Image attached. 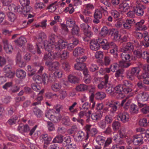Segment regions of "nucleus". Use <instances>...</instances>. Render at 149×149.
I'll return each instance as SVG.
<instances>
[{
    "label": "nucleus",
    "instance_id": "nucleus-48",
    "mask_svg": "<svg viewBox=\"0 0 149 149\" xmlns=\"http://www.w3.org/2000/svg\"><path fill=\"white\" fill-rule=\"evenodd\" d=\"M61 118V116L59 115L58 116H53L50 120L54 123H57L60 121Z\"/></svg>",
    "mask_w": 149,
    "mask_h": 149
},
{
    "label": "nucleus",
    "instance_id": "nucleus-5",
    "mask_svg": "<svg viewBox=\"0 0 149 149\" xmlns=\"http://www.w3.org/2000/svg\"><path fill=\"white\" fill-rule=\"evenodd\" d=\"M106 39H103L101 38H99L96 40H92L90 43V48L92 50L97 51L100 48L99 45L101 46L103 49V46L102 45V43L101 42L102 40H104Z\"/></svg>",
    "mask_w": 149,
    "mask_h": 149
},
{
    "label": "nucleus",
    "instance_id": "nucleus-2",
    "mask_svg": "<svg viewBox=\"0 0 149 149\" xmlns=\"http://www.w3.org/2000/svg\"><path fill=\"white\" fill-rule=\"evenodd\" d=\"M44 45L46 50L48 52L53 50L59 51L65 48L67 45V43L62 40H60L55 44H52L49 41L45 40L44 42Z\"/></svg>",
    "mask_w": 149,
    "mask_h": 149
},
{
    "label": "nucleus",
    "instance_id": "nucleus-6",
    "mask_svg": "<svg viewBox=\"0 0 149 149\" xmlns=\"http://www.w3.org/2000/svg\"><path fill=\"white\" fill-rule=\"evenodd\" d=\"M104 79L106 82L105 89L106 92L108 94L111 95H113L115 93L114 88L108 83V76L107 74L105 75L104 77Z\"/></svg>",
    "mask_w": 149,
    "mask_h": 149
},
{
    "label": "nucleus",
    "instance_id": "nucleus-3",
    "mask_svg": "<svg viewBox=\"0 0 149 149\" xmlns=\"http://www.w3.org/2000/svg\"><path fill=\"white\" fill-rule=\"evenodd\" d=\"M102 43L103 46V49L104 50H107L109 48L111 49L110 50V53L115 58H116L118 56V47L114 43L111 42H109L107 40H104L102 41H100Z\"/></svg>",
    "mask_w": 149,
    "mask_h": 149
},
{
    "label": "nucleus",
    "instance_id": "nucleus-10",
    "mask_svg": "<svg viewBox=\"0 0 149 149\" xmlns=\"http://www.w3.org/2000/svg\"><path fill=\"white\" fill-rule=\"evenodd\" d=\"M130 42H128L126 46L129 49L131 50H132L134 49V47L135 46L137 48H140L141 43H140L136 40L134 39L130 41Z\"/></svg>",
    "mask_w": 149,
    "mask_h": 149
},
{
    "label": "nucleus",
    "instance_id": "nucleus-52",
    "mask_svg": "<svg viewBox=\"0 0 149 149\" xmlns=\"http://www.w3.org/2000/svg\"><path fill=\"white\" fill-rule=\"evenodd\" d=\"M62 67L64 70L67 72H69L70 70V65L69 63L67 62H64L62 64Z\"/></svg>",
    "mask_w": 149,
    "mask_h": 149
},
{
    "label": "nucleus",
    "instance_id": "nucleus-14",
    "mask_svg": "<svg viewBox=\"0 0 149 149\" xmlns=\"http://www.w3.org/2000/svg\"><path fill=\"white\" fill-rule=\"evenodd\" d=\"M85 51V50L83 48L77 47L73 51V55L75 57L83 55Z\"/></svg>",
    "mask_w": 149,
    "mask_h": 149
},
{
    "label": "nucleus",
    "instance_id": "nucleus-22",
    "mask_svg": "<svg viewBox=\"0 0 149 149\" xmlns=\"http://www.w3.org/2000/svg\"><path fill=\"white\" fill-rule=\"evenodd\" d=\"M110 34L112 39L115 40H119L120 36H119L118 32L117 30L114 29H112L110 30Z\"/></svg>",
    "mask_w": 149,
    "mask_h": 149
},
{
    "label": "nucleus",
    "instance_id": "nucleus-34",
    "mask_svg": "<svg viewBox=\"0 0 149 149\" xmlns=\"http://www.w3.org/2000/svg\"><path fill=\"white\" fill-rule=\"evenodd\" d=\"M126 74L127 78L129 80L133 81L135 79V76L130 70H127Z\"/></svg>",
    "mask_w": 149,
    "mask_h": 149
},
{
    "label": "nucleus",
    "instance_id": "nucleus-51",
    "mask_svg": "<svg viewBox=\"0 0 149 149\" xmlns=\"http://www.w3.org/2000/svg\"><path fill=\"white\" fill-rule=\"evenodd\" d=\"M79 31V29L77 25H75L72 29V33L73 35H77Z\"/></svg>",
    "mask_w": 149,
    "mask_h": 149
},
{
    "label": "nucleus",
    "instance_id": "nucleus-26",
    "mask_svg": "<svg viewBox=\"0 0 149 149\" xmlns=\"http://www.w3.org/2000/svg\"><path fill=\"white\" fill-rule=\"evenodd\" d=\"M138 105L140 107H143L141 109V111L143 114H146L149 113V106L145 104H142L140 102L138 103Z\"/></svg>",
    "mask_w": 149,
    "mask_h": 149
},
{
    "label": "nucleus",
    "instance_id": "nucleus-4",
    "mask_svg": "<svg viewBox=\"0 0 149 149\" xmlns=\"http://www.w3.org/2000/svg\"><path fill=\"white\" fill-rule=\"evenodd\" d=\"M92 125H87L85 127V129L86 132V139H88L89 135L92 136H95L98 133L97 130L95 128H92Z\"/></svg>",
    "mask_w": 149,
    "mask_h": 149
},
{
    "label": "nucleus",
    "instance_id": "nucleus-47",
    "mask_svg": "<svg viewBox=\"0 0 149 149\" xmlns=\"http://www.w3.org/2000/svg\"><path fill=\"white\" fill-rule=\"evenodd\" d=\"M68 78L69 81L72 83H75L78 81V79L77 77L72 74L69 75Z\"/></svg>",
    "mask_w": 149,
    "mask_h": 149
},
{
    "label": "nucleus",
    "instance_id": "nucleus-12",
    "mask_svg": "<svg viewBox=\"0 0 149 149\" xmlns=\"http://www.w3.org/2000/svg\"><path fill=\"white\" fill-rule=\"evenodd\" d=\"M57 53H53L51 52H49L48 53L45 54L44 56L43 60L45 61H51L57 58Z\"/></svg>",
    "mask_w": 149,
    "mask_h": 149
},
{
    "label": "nucleus",
    "instance_id": "nucleus-49",
    "mask_svg": "<svg viewBox=\"0 0 149 149\" xmlns=\"http://www.w3.org/2000/svg\"><path fill=\"white\" fill-rule=\"evenodd\" d=\"M130 111L132 113H137L138 112V109L137 107L134 104L131 105Z\"/></svg>",
    "mask_w": 149,
    "mask_h": 149
},
{
    "label": "nucleus",
    "instance_id": "nucleus-9",
    "mask_svg": "<svg viewBox=\"0 0 149 149\" xmlns=\"http://www.w3.org/2000/svg\"><path fill=\"white\" fill-rule=\"evenodd\" d=\"M128 113L125 111H119L118 115V117L123 123H126L128 122L129 119Z\"/></svg>",
    "mask_w": 149,
    "mask_h": 149
},
{
    "label": "nucleus",
    "instance_id": "nucleus-38",
    "mask_svg": "<svg viewBox=\"0 0 149 149\" xmlns=\"http://www.w3.org/2000/svg\"><path fill=\"white\" fill-rule=\"evenodd\" d=\"M79 17L85 23H91L92 21V19L90 17L86 16H84L81 14L80 15Z\"/></svg>",
    "mask_w": 149,
    "mask_h": 149
},
{
    "label": "nucleus",
    "instance_id": "nucleus-15",
    "mask_svg": "<svg viewBox=\"0 0 149 149\" xmlns=\"http://www.w3.org/2000/svg\"><path fill=\"white\" fill-rule=\"evenodd\" d=\"M133 142L135 145L142 144L143 143V136L141 134L136 135L133 136Z\"/></svg>",
    "mask_w": 149,
    "mask_h": 149
},
{
    "label": "nucleus",
    "instance_id": "nucleus-33",
    "mask_svg": "<svg viewBox=\"0 0 149 149\" xmlns=\"http://www.w3.org/2000/svg\"><path fill=\"white\" fill-rule=\"evenodd\" d=\"M129 9V6L127 3L121 4L119 6V9L121 13L126 12Z\"/></svg>",
    "mask_w": 149,
    "mask_h": 149
},
{
    "label": "nucleus",
    "instance_id": "nucleus-21",
    "mask_svg": "<svg viewBox=\"0 0 149 149\" xmlns=\"http://www.w3.org/2000/svg\"><path fill=\"white\" fill-rule=\"evenodd\" d=\"M135 22L134 19H127L125 22L123 24L125 29H130L131 28L132 25Z\"/></svg>",
    "mask_w": 149,
    "mask_h": 149
},
{
    "label": "nucleus",
    "instance_id": "nucleus-17",
    "mask_svg": "<svg viewBox=\"0 0 149 149\" xmlns=\"http://www.w3.org/2000/svg\"><path fill=\"white\" fill-rule=\"evenodd\" d=\"M144 20L142 19L140 22L136 23L135 25L136 30L140 31L146 30L147 28L145 25H144Z\"/></svg>",
    "mask_w": 149,
    "mask_h": 149
},
{
    "label": "nucleus",
    "instance_id": "nucleus-35",
    "mask_svg": "<svg viewBox=\"0 0 149 149\" xmlns=\"http://www.w3.org/2000/svg\"><path fill=\"white\" fill-rule=\"evenodd\" d=\"M61 87V85L59 83L54 84L51 86L52 89L55 92H57L59 91Z\"/></svg>",
    "mask_w": 149,
    "mask_h": 149
},
{
    "label": "nucleus",
    "instance_id": "nucleus-37",
    "mask_svg": "<svg viewBox=\"0 0 149 149\" xmlns=\"http://www.w3.org/2000/svg\"><path fill=\"white\" fill-rule=\"evenodd\" d=\"M110 31L107 27L104 26L102 28L100 34L102 36L105 37L110 32Z\"/></svg>",
    "mask_w": 149,
    "mask_h": 149
},
{
    "label": "nucleus",
    "instance_id": "nucleus-64",
    "mask_svg": "<svg viewBox=\"0 0 149 149\" xmlns=\"http://www.w3.org/2000/svg\"><path fill=\"white\" fill-rule=\"evenodd\" d=\"M103 56V52L101 51L97 52L95 54V57L97 59H102Z\"/></svg>",
    "mask_w": 149,
    "mask_h": 149
},
{
    "label": "nucleus",
    "instance_id": "nucleus-60",
    "mask_svg": "<svg viewBox=\"0 0 149 149\" xmlns=\"http://www.w3.org/2000/svg\"><path fill=\"white\" fill-rule=\"evenodd\" d=\"M18 117L16 116H13L10 119L7 121V123L10 125H12L15 123L16 120H17Z\"/></svg>",
    "mask_w": 149,
    "mask_h": 149
},
{
    "label": "nucleus",
    "instance_id": "nucleus-46",
    "mask_svg": "<svg viewBox=\"0 0 149 149\" xmlns=\"http://www.w3.org/2000/svg\"><path fill=\"white\" fill-rule=\"evenodd\" d=\"M85 67V64L83 63H78L74 65L75 69L78 70H81L84 69Z\"/></svg>",
    "mask_w": 149,
    "mask_h": 149
},
{
    "label": "nucleus",
    "instance_id": "nucleus-7",
    "mask_svg": "<svg viewBox=\"0 0 149 149\" xmlns=\"http://www.w3.org/2000/svg\"><path fill=\"white\" fill-rule=\"evenodd\" d=\"M122 85L124 89V92L127 94L132 91V87L133 85L128 80H125L123 81Z\"/></svg>",
    "mask_w": 149,
    "mask_h": 149
},
{
    "label": "nucleus",
    "instance_id": "nucleus-32",
    "mask_svg": "<svg viewBox=\"0 0 149 149\" xmlns=\"http://www.w3.org/2000/svg\"><path fill=\"white\" fill-rule=\"evenodd\" d=\"M14 42L20 47L23 45L26 42V39L24 37H21L18 39L14 41Z\"/></svg>",
    "mask_w": 149,
    "mask_h": 149
},
{
    "label": "nucleus",
    "instance_id": "nucleus-55",
    "mask_svg": "<svg viewBox=\"0 0 149 149\" xmlns=\"http://www.w3.org/2000/svg\"><path fill=\"white\" fill-rule=\"evenodd\" d=\"M64 11L65 13L68 12L70 14H72L74 11V8L72 7V5L70 4L69 5L68 7L65 8Z\"/></svg>",
    "mask_w": 149,
    "mask_h": 149
},
{
    "label": "nucleus",
    "instance_id": "nucleus-41",
    "mask_svg": "<svg viewBox=\"0 0 149 149\" xmlns=\"http://www.w3.org/2000/svg\"><path fill=\"white\" fill-rule=\"evenodd\" d=\"M55 113L56 111L54 109H50L46 112L45 116L49 118L50 119L52 117L53 114Z\"/></svg>",
    "mask_w": 149,
    "mask_h": 149
},
{
    "label": "nucleus",
    "instance_id": "nucleus-20",
    "mask_svg": "<svg viewBox=\"0 0 149 149\" xmlns=\"http://www.w3.org/2000/svg\"><path fill=\"white\" fill-rule=\"evenodd\" d=\"M11 7V10H14V12L22 14L24 12V7L20 6H16L13 4H12L10 7Z\"/></svg>",
    "mask_w": 149,
    "mask_h": 149
},
{
    "label": "nucleus",
    "instance_id": "nucleus-31",
    "mask_svg": "<svg viewBox=\"0 0 149 149\" xmlns=\"http://www.w3.org/2000/svg\"><path fill=\"white\" fill-rule=\"evenodd\" d=\"M60 57L63 59H65L68 58L69 56V52L65 50H64L61 52L59 54Z\"/></svg>",
    "mask_w": 149,
    "mask_h": 149
},
{
    "label": "nucleus",
    "instance_id": "nucleus-45",
    "mask_svg": "<svg viewBox=\"0 0 149 149\" xmlns=\"http://www.w3.org/2000/svg\"><path fill=\"white\" fill-rule=\"evenodd\" d=\"M27 69L28 72V75L29 76H32L36 73V71L34 70L30 65H28L27 66Z\"/></svg>",
    "mask_w": 149,
    "mask_h": 149
},
{
    "label": "nucleus",
    "instance_id": "nucleus-50",
    "mask_svg": "<svg viewBox=\"0 0 149 149\" xmlns=\"http://www.w3.org/2000/svg\"><path fill=\"white\" fill-rule=\"evenodd\" d=\"M120 126V124L118 121H114L112 124V127L114 130H118Z\"/></svg>",
    "mask_w": 149,
    "mask_h": 149
},
{
    "label": "nucleus",
    "instance_id": "nucleus-43",
    "mask_svg": "<svg viewBox=\"0 0 149 149\" xmlns=\"http://www.w3.org/2000/svg\"><path fill=\"white\" fill-rule=\"evenodd\" d=\"M62 123L63 124L67 126H69L70 124V120L68 116H65L62 119Z\"/></svg>",
    "mask_w": 149,
    "mask_h": 149
},
{
    "label": "nucleus",
    "instance_id": "nucleus-63",
    "mask_svg": "<svg viewBox=\"0 0 149 149\" xmlns=\"http://www.w3.org/2000/svg\"><path fill=\"white\" fill-rule=\"evenodd\" d=\"M139 125L141 126L146 127L147 126V120L146 118L141 119L139 121Z\"/></svg>",
    "mask_w": 149,
    "mask_h": 149
},
{
    "label": "nucleus",
    "instance_id": "nucleus-11",
    "mask_svg": "<svg viewBox=\"0 0 149 149\" xmlns=\"http://www.w3.org/2000/svg\"><path fill=\"white\" fill-rule=\"evenodd\" d=\"M149 95L147 93L141 92L138 95L137 99L139 102H144L147 101L149 98Z\"/></svg>",
    "mask_w": 149,
    "mask_h": 149
},
{
    "label": "nucleus",
    "instance_id": "nucleus-40",
    "mask_svg": "<svg viewBox=\"0 0 149 149\" xmlns=\"http://www.w3.org/2000/svg\"><path fill=\"white\" fill-rule=\"evenodd\" d=\"M130 70L135 76H136L138 77V76H139V74L141 70L140 69L139 67H136L132 68Z\"/></svg>",
    "mask_w": 149,
    "mask_h": 149
},
{
    "label": "nucleus",
    "instance_id": "nucleus-59",
    "mask_svg": "<svg viewBox=\"0 0 149 149\" xmlns=\"http://www.w3.org/2000/svg\"><path fill=\"white\" fill-rule=\"evenodd\" d=\"M111 15L115 19L118 18L120 17V14L119 12L116 10H112L111 12Z\"/></svg>",
    "mask_w": 149,
    "mask_h": 149
},
{
    "label": "nucleus",
    "instance_id": "nucleus-42",
    "mask_svg": "<svg viewBox=\"0 0 149 149\" xmlns=\"http://www.w3.org/2000/svg\"><path fill=\"white\" fill-rule=\"evenodd\" d=\"M59 67V63L58 62H54L49 68V70L53 71L57 69Z\"/></svg>",
    "mask_w": 149,
    "mask_h": 149
},
{
    "label": "nucleus",
    "instance_id": "nucleus-62",
    "mask_svg": "<svg viewBox=\"0 0 149 149\" xmlns=\"http://www.w3.org/2000/svg\"><path fill=\"white\" fill-rule=\"evenodd\" d=\"M149 77V74L148 72H144L141 75L138 76V78L139 79H144L146 78H148Z\"/></svg>",
    "mask_w": 149,
    "mask_h": 149
},
{
    "label": "nucleus",
    "instance_id": "nucleus-29",
    "mask_svg": "<svg viewBox=\"0 0 149 149\" xmlns=\"http://www.w3.org/2000/svg\"><path fill=\"white\" fill-rule=\"evenodd\" d=\"M75 89L77 91L84 92L88 89V86L84 84H81L77 86Z\"/></svg>",
    "mask_w": 149,
    "mask_h": 149
},
{
    "label": "nucleus",
    "instance_id": "nucleus-28",
    "mask_svg": "<svg viewBox=\"0 0 149 149\" xmlns=\"http://www.w3.org/2000/svg\"><path fill=\"white\" fill-rule=\"evenodd\" d=\"M105 137L101 135L97 136L95 139L96 143L100 146L103 145L105 142Z\"/></svg>",
    "mask_w": 149,
    "mask_h": 149
},
{
    "label": "nucleus",
    "instance_id": "nucleus-24",
    "mask_svg": "<svg viewBox=\"0 0 149 149\" xmlns=\"http://www.w3.org/2000/svg\"><path fill=\"white\" fill-rule=\"evenodd\" d=\"M86 134L84 132L82 131H79L77 134V136H76L74 138L75 140L77 141H81L83 139L85 140L86 139Z\"/></svg>",
    "mask_w": 149,
    "mask_h": 149
},
{
    "label": "nucleus",
    "instance_id": "nucleus-27",
    "mask_svg": "<svg viewBox=\"0 0 149 149\" xmlns=\"http://www.w3.org/2000/svg\"><path fill=\"white\" fill-rule=\"evenodd\" d=\"M26 72L23 70L18 69L16 70V76L18 78L20 79H23L26 76Z\"/></svg>",
    "mask_w": 149,
    "mask_h": 149
},
{
    "label": "nucleus",
    "instance_id": "nucleus-30",
    "mask_svg": "<svg viewBox=\"0 0 149 149\" xmlns=\"http://www.w3.org/2000/svg\"><path fill=\"white\" fill-rule=\"evenodd\" d=\"M106 97V94L103 92H97L95 95V98L98 100H102Z\"/></svg>",
    "mask_w": 149,
    "mask_h": 149
},
{
    "label": "nucleus",
    "instance_id": "nucleus-53",
    "mask_svg": "<svg viewBox=\"0 0 149 149\" xmlns=\"http://www.w3.org/2000/svg\"><path fill=\"white\" fill-rule=\"evenodd\" d=\"M9 19L11 22H13L16 18L15 15L12 12H9L8 14Z\"/></svg>",
    "mask_w": 149,
    "mask_h": 149
},
{
    "label": "nucleus",
    "instance_id": "nucleus-56",
    "mask_svg": "<svg viewBox=\"0 0 149 149\" xmlns=\"http://www.w3.org/2000/svg\"><path fill=\"white\" fill-rule=\"evenodd\" d=\"M35 114L38 117H40L42 115V111L40 109L35 108L33 111Z\"/></svg>",
    "mask_w": 149,
    "mask_h": 149
},
{
    "label": "nucleus",
    "instance_id": "nucleus-23",
    "mask_svg": "<svg viewBox=\"0 0 149 149\" xmlns=\"http://www.w3.org/2000/svg\"><path fill=\"white\" fill-rule=\"evenodd\" d=\"M40 137L43 141H44V146H45V145L47 146L49 144L52 139L51 137L49 136L47 134H42Z\"/></svg>",
    "mask_w": 149,
    "mask_h": 149
},
{
    "label": "nucleus",
    "instance_id": "nucleus-13",
    "mask_svg": "<svg viewBox=\"0 0 149 149\" xmlns=\"http://www.w3.org/2000/svg\"><path fill=\"white\" fill-rule=\"evenodd\" d=\"M102 17V12L98 9L95 10L94 15V19L93 20V22L95 24H98L100 22L99 19Z\"/></svg>",
    "mask_w": 149,
    "mask_h": 149
},
{
    "label": "nucleus",
    "instance_id": "nucleus-1",
    "mask_svg": "<svg viewBox=\"0 0 149 149\" xmlns=\"http://www.w3.org/2000/svg\"><path fill=\"white\" fill-rule=\"evenodd\" d=\"M131 50L126 46L121 48L120 52H122L121 54V57L123 61L119 62V65L120 66L124 68H127L131 65V64L130 63L125 62V61L127 62L130 61L131 55L129 52Z\"/></svg>",
    "mask_w": 149,
    "mask_h": 149
},
{
    "label": "nucleus",
    "instance_id": "nucleus-8",
    "mask_svg": "<svg viewBox=\"0 0 149 149\" xmlns=\"http://www.w3.org/2000/svg\"><path fill=\"white\" fill-rule=\"evenodd\" d=\"M142 8H145V6L141 4L138 3L136 2V6L134 8L135 14L139 16H142L144 14V10Z\"/></svg>",
    "mask_w": 149,
    "mask_h": 149
},
{
    "label": "nucleus",
    "instance_id": "nucleus-57",
    "mask_svg": "<svg viewBox=\"0 0 149 149\" xmlns=\"http://www.w3.org/2000/svg\"><path fill=\"white\" fill-rule=\"evenodd\" d=\"M144 39L145 42L142 43V45L146 47H149V34L145 35L144 37Z\"/></svg>",
    "mask_w": 149,
    "mask_h": 149
},
{
    "label": "nucleus",
    "instance_id": "nucleus-58",
    "mask_svg": "<svg viewBox=\"0 0 149 149\" xmlns=\"http://www.w3.org/2000/svg\"><path fill=\"white\" fill-rule=\"evenodd\" d=\"M33 21V19H29L28 21L27 22L26 21H24L23 22V26L19 28H18L17 29H22L25 27H26L27 26V25L31 23Z\"/></svg>",
    "mask_w": 149,
    "mask_h": 149
},
{
    "label": "nucleus",
    "instance_id": "nucleus-44",
    "mask_svg": "<svg viewBox=\"0 0 149 149\" xmlns=\"http://www.w3.org/2000/svg\"><path fill=\"white\" fill-rule=\"evenodd\" d=\"M66 24L67 26L69 27H73L75 25H74L75 24V21L69 18L67 19Z\"/></svg>",
    "mask_w": 149,
    "mask_h": 149
},
{
    "label": "nucleus",
    "instance_id": "nucleus-39",
    "mask_svg": "<svg viewBox=\"0 0 149 149\" xmlns=\"http://www.w3.org/2000/svg\"><path fill=\"white\" fill-rule=\"evenodd\" d=\"M46 34L43 32L40 33L36 38V39L39 42H41L42 40L46 38Z\"/></svg>",
    "mask_w": 149,
    "mask_h": 149
},
{
    "label": "nucleus",
    "instance_id": "nucleus-54",
    "mask_svg": "<svg viewBox=\"0 0 149 149\" xmlns=\"http://www.w3.org/2000/svg\"><path fill=\"white\" fill-rule=\"evenodd\" d=\"M33 79L37 84H41L42 83V77L40 76H35L33 77Z\"/></svg>",
    "mask_w": 149,
    "mask_h": 149
},
{
    "label": "nucleus",
    "instance_id": "nucleus-36",
    "mask_svg": "<svg viewBox=\"0 0 149 149\" xmlns=\"http://www.w3.org/2000/svg\"><path fill=\"white\" fill-rule=\"evenodd\" d=\"M63 136L62 135H58L55 137L53 140V143H61L63 141Z\"/></svg>",
    "mask_w": 149,
    "mask_h": 149
},
{
    "label": "nucleus",
    "instance_id": "nucleus-16",
    "mask_svg": "<svg viewBox=\"0 0 149 149\" xmlns=\"http://www.w3.org/2000/svg\"><path fill=\"white\" fill-rule=\"evenodd\" d=\"M3 42L4 45V49L7 53H11L13 50L12 46L9 45L8 40L6 39L3 40Z\"/></svg>",
    "mask_w": 149,
    "mask_h": 149
},
{
    "label": "nucleus",
    "instance_id": "nucleus-18",
    "mask_svg": "<svg viewBox=\"0 0 149 149\" xmlns=\"http://www.w3.org/2000/svg\"><path fill=\"white\" fill-rule=\"evenodd\" d=\"M115 93L118 94L119 95L120 98H122L124 96V95L122 93L124 92V89L122 84H119L114 88Z\"/></svg>",
    "mask_w": 149,
    "mask_h": 149
},
{
    "label": "nucleus",
    "instance_id": "nucleus-25",
    "mask_svg": "<svg viewBox=\"0 0 149 149\" xmlns=\"http://www.w3.org/2000/svg\"><path fill=\"white\" fill-rule=\"evenodd\" d=\"M102 117V113L97 112L92 114L91 116V118L94 121H97L100 120Z\"/></svg>",
    "mask_w": 149,
    "mask_h": 149
},
{
    "label": "nucleus",
    "instance_id": "nucleus-19",
    "mask_svg": "<svg viewBox=\"0 0 149 149\" xmlns=\"http://www.w3.org/2000/svg\"><path fill=\"white\" fill-rule=\"evenodd\" d=\"M16 63L17 65L20 68L24 67L26 65V63L22 60L21 55L19 53L17 54Z\"/></svg>",
    "mask_w": 149,
    "mask_h": 149
},
{
    "label": "nucleus",
    "instance_id": "nucleus-61",
    "mask_svg": "<svg viewBox=\"0 0 149 149\" xmlns=\"http://www.w3.org/2000/svg\"><path fill=\"white\" fill-rule=\"evenodd\" d=\"M109 108L112 113H114L117 109V106L115 104H110L109 105Z\"/></svg>",
    "mask_w": 149,
    "mask_h": 149
}]
</instances>
